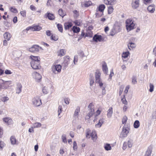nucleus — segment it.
Listing matches in <instances>:
<instances>
[{
    "label": "nucleus",
    "instance_id": "obj_1",
    "mask_svg": "<svg viewBox=\"0 0 156 156\" xmlns=\"http://www.w3.org/2000/svg\"><path fill=\"white\" fill-rule=\"evenodd\" d=\"M126 29L128 32L133 30L135 26L133 21L131 19H127L126 21Z\"/></svg>",
    "mask_w": 156,
    "mask_h": 156
},
{
    "label": "nucleus",
    "instance_id": "obj_2",
    "mask_svg": "<svg viewBox=\"0 0 156 156\" xmlns=\"http://www.w3.org/2000/svg\"><path fill=\"white\" fill-rule=\"evenodd\" d=\"M130 129L129 126L128 125L124 126L122 128V130L120 134V137L124 138L127 137Z\"/></svg>",
    "mask_w": 156,
    "mask_h": 156
},
{
    "label": "nucleus",
    "instance_id": "obj_3",
    "mask_svg": "<svg viewBox=\"0 0 156 156\" xmlns=\"http://www.w3.org/2000/svg\"><path fill=\"white\" fill-rule=\"evenodd\" d=\"M133 139L132 138H128L127 142H124L122 146V149L125 150L127 148V146L129 148H131L133 144Z\"/></svg>",
    "mask_w": 156,
    "mask_h": 156
},
{
    "label": "nucleus",
    "instance_id": "obj_4",
    "mask_svg": "<svg viewBox=\"0 0 156 156\" xmlns=\"http://www.w3.org/2000/svg\"><path fill=\"white\" fill-rule=\"evenodd\" d=\"M61 68L62 66L60 65H54L51 67V71L53 73L57 74L61 72Z\"/></svg>",
    "mask_w": 156,
    "mask_h": 156
},
{
    "label": "nucleus",
    "instance_id": "obj_5",
    "mask_svg": "<svg viewBox=\"0 0 156 156\" xmlns=\"http://www.w3.org/2000/svg\"><path fill=\"white\" fill-rule=\"evenodd\" d=\"M101 74L99 71H97L95 73V82L96 83L99 84L100 87H101L103 83L100 78Z\"/></svg>",
    "mask_w": 156,
    "mask_h": 156
},
{
    "label": "nucleus",
    "instance_id": "obj_6",
    "mask_svg": "<svg viewBox=\"0 0 156 156\" xmlns=\"http://www.w3.org/2000/svg\"><path fill=\"white\" fill-rule=\"evenodd\" d=\"M0 83H1L3 89H7L9 87V85L11 84V81H5L0 79Z\"/></svg>",
    "mask_w": 156,
    "mask_h": 156
},
{
    "label": "nucleus",
    "instance_id": "obj_7",
    "mask_svg": "<svg viewBox=\"0 0 156 156\" xmlns=\"http://www.w3.org/2000/svg\"><path fill=\"white\" fill-rule=\"evenodd\" d=\"M88 108H89V110H90V112L87 114L85 117V119H89L94 113L93 105L91 103L89 104L88 106Z\"/></svg>",
    "mask_w": 156,
    "mask_h": 156
},
{
    "label": "nucleus",
    "instance_id": "obj_8",
    "mask_svg": "<svg viewBox=\"0 0 156 156\" xmlns=\"http://www.w3.org/2000/svg\"><path fill=\"white\" fill-rule=\"evenodd\" d=\"M33 104L35 107H38L42 104L41 99L37 96L34 97L32 100Z\"/></svg>",
    "mask_w": 156,
    "mask_h": 156
},
{
    "label": "nucleus",
    "instance_id": "obj_9",
    "mask_svg": "<svg viewBox=\"0 0 156 156\" xmlns=\"http://www.w3.org/2000/svg\"><path fill=\"white\" fill-rule=\"evenodd\" d=\"M40 50H43V49L42 47L36 44L33 45L29 48V51L32 52H38Z\"/></svg>",
    "mask_w": 156,
    "mask_h": 156
},
{
    "label": "nucleus",
    "instance_id": "obj_10",
    "mask_svg": "<svg viewBox=\"0 0 156 156\" xmlns=\"http://www.w3.org/2000/svg\"><path fill=\"white\" fill-rule=\"evenodd\" d=\"M39 62L36 61H31V66L32 68L35 69H40L41 66L40 65Z\"/></svg>",
    "mask_w": 156,
    "mask_h": 156
},
{
    "label": "nucleus",
    "instance_id": "obj_11",
    "mask_svg": "<svg viewBox=\"0 0 156 156\" xmlns=\"http://www.w3.org/2000/svg\"><path fill=\"white\" fill-rule=\"evenodd\" d=\"M64 60L62 64V65L64 66V68H66L69 63L70 58L69 56H65L64 57Z\"/></svg>",
    "mask_w": 156,
    "mask_h": 156
},
{
    "label": "nucleus",
    "instance_id": "obj_12",
    "mask_svg": "<svg viewBox=\"0 0 156 156\" xmlns=\"http://www.w3.org/2000/svg\"><path fill=\"white\" fill-rule=\"evenodd\" d=\"M80 107L79 106H77L76 110L75 111L73 115V118L74 120H76L78 119L79 117V113L80 112Z\"/></svg>",
    "mask_w": 156,
    "mask_h": 156
},
{
    "label": "nucleus",
    "instance_id": "obj_13",
    "mask_svg": "<svg viewBox=\"0 0 156 156\" xmlns=\"http://www.w3.org/2000/svg\"><path fill=\"white\" fill-rule=\"evenodd\" d=\"M105 8V6L104 5L102 4L100 5L96 10L97 12L95 14L96 16L97 17L100 16L98 15V11L103 12Z\"/></svg>",
    "mask_w": 156,
    "mask_h": 156
},
{
    "label": "nucleus",
    "instance_id": "obj_14",
    "mask_svg": "<svg viewBox=\"0 0 156 156\" xmlns=\"http://www.w3.org/2000/svg\"><path fill=\"white\" fill-rule=\"evenodd\" d=\"M140 0H133L131 4L132 8L136 9L139 7Z\"/></svg>",
    "mask_w": 156,
    "mask_h": 156
},
{
    "label": "nucleus",
    "instance_id": "obj_15",
    "mask_svg": "<svg viewBox=\"0 0 156 156\" xmlns=\"http://www.w3.org/2000/svg\"><path fill=\"white\" fill-rule=\"evenodd\" d=\"M45 17L48 18L50 20H54L55 18V16L53 14L47 12L44 16Z\"/></svg>",
    "mask_w": 156,
    "mask_h": 156
},
{
    "label": "nucleus",
    "instance_id": "obj_16",
    "mask_svg": "<svg viewBox=\"0 0 156 156\" xmlns=\"http://www.w3.org/2000/svg\"><path fill=\"white\" fill-rule=\"evenodd\" d=\"M32 76L33 78L35 79L36 80H41V75L36 72H34L32 73Z\"/></svg>",
    "mask_w": 156,
    "mask_h": 156
},
{
    "label": "nucleus",
    "instance_id": "obj_17",
    "mask_svg": "<svg viewBox=\"0 0 156 156\" xmlns=\"http://www.w3.org/2000/svg\"><path fill=\"white\" fill-rule=\"evenodd\" d=\"M102 39V37L101 35H95L93 38V40L96 42L101 41Z\"/></svg>",
    "mask_w": 156,
    "mask_h": 156
},
{
    "label": "nucleus",
    "instance_id": "obj_18",
    "mask_svg": "<svg viewBox=\"0 0 156 156\" xmlns=\"http://www.w3.org/2000/svg\"><path fill=\"white\" fill-rule=\"evenodd\" d=\"M155 6L154 4H152L149 5L147 8L148 11L151 13H153L155 10Z\"/></svg>",
    "mask_w": 156,
    "mask_h": 156
},
{
    "label": "nucleus",
    "instance_id": "obj_19",
    "mask_svg": "<svg viewBox=\"0 0 156 156\" xmlns=\"http://www.w3.org/2000/svg\"><path fill=\"white\" fill-rule=\"evenodd\" d=\"M3 120L4 122L6 123L8 125H10L13 123L12 120L9 117L4 118Z\"/></svg>",
    "mask_w": 156,
    "mask_h": 156
},
{
    "label": "nucleus",
    "instance_id": "obj_20",
    "mask_svg": "<svg viewBox=\"0 0 156 156\" xmlns=\"http://www.w3.org/2000/svg\"><path fill=\"white\" fill-rule=\"evenodd\" d=\"M113 113L112 108L110 107L107 111V116L108 118H111Z\"/></svg>",
    "mask_w": 156,
    "mask_h": 156
},
{
    "label": "nucleus",
    "instance_id": "obj_21",
    "mask_svg": "<svg viewBox=\"0 0 156 156\" xmlns=\"http://www.w3.org/2000/svg\"><path fill=\"white\" fill-rule=\"evenodd\" d=\"M130 54V52L129 51L123 52L122 54V58L126 59L129 56Z\"/></svg>",
    "mask_w": 156,
    "mask_h": 156
},
{
    "label": "nucleus",
    "instance_id": "obj_22",
    "mask_svg": "<svg viewBox=\"0 0 156 156\" xmlns=\"http://www.w3.org/2000/svg\"><path fill=\"white\" fill-rule=\"evenodd\" d=\"M4 37L5 39L7 41H9L10 40L11 36L9 33L6 32L4 34Z\"/></svg>",
    "mask_w": 156,
    "mask_h": 156
},
{
    "label": "nucleus",
    "instance_id": "obj_23",
    "mask_svg": "<svg viewBox=\"0 0 156 156\" xmlns=\"http://www.w3.org/2000/svg\"><path fill=\"white\" fill-rule=\"evenodd\" d=\"M22 86L21 84H18L17 85V87L16 89V93L20 94L21 93L22 90Z\"/></svg>",
    "mask_w": 156,
    "mask_h": 156
},
{
    "label": "nucleus",
    "instance_id": "obj_24",
    "mask_svg": "<svg viewBox=\"0 0 156 156\" xmlns=\"http://www.w3.org/2000/svg\"><path fill=\"white\" fill-rule=\"evenodd\" d=\"M91 136L92 139L94 141H95L97 139V134L95 130L92 131Z\"/></svg>",
    "mask_w": 156,
    "mask_h": 156
},
{
    "label": "nucleus",
    "instance_id": "obj_25",
    "mask_svg": "<svg viewBox=\"0 0 156 156\" xmlns=\"http://www.w3.org/2000/svg\"><path fill=\"white\" fill-rule=\"evenodd\" d=\"M30 58L32 59V61H36L40 62V58L38 56H35L31 55L30 56Z\"/></svg>",
    "mask_w": 156,
    "mask_h": 156
},
{
    "label": "nucleus",
    "instance_id": "obj_26",
    "mask_svg": "<svg viewBox=\"0 0 156 156\" xmlns=\"http://www.w3.org/2000/svg\"><path fill=\"white\" fill-rule=\"evenodd\" d=\"M65 29L66 30L69 29L72 26V24L71 23H65L64 24Z\"/></svg>",
    "mask_w": 156,
    "mask_h": 156
},
{
    "label": "nucleus",
    "instance_id": "obj_27",
    "mask_svg": "<svg viewBox=\"0 0 156 156\" xmlns=\"http://www.w3.org/2000/svg\"><path fill=\"white\" fill-rule=\"evenodd\" d=\"M86 138L87 139L90 138L91 135V130L89 129H87L86 130Z\"/></svg>",
    "mask_w": 156,
    "mask_h": 156
},
{
    "label": "nucleus",
    "instance_id": "obj_28",
    "mask_svg": "<svg viewBox=\"0 0 156 156\" xmlns=\"http://www.w3.org/2000/svg\"><path fill=\"white\" fill-rule=\"evenodd\" d=\"M102 69L103 72L105 74H107L108 72V69L105 63H104L102 65Z\"/></svg>",
    "mask_w": 156,
    "mask_h": 156
},
{
    "label": "nucleus",
    "instance_id": "obj_29",
    "mask_svg": "<svg viewBox=\"0 0 156 156\" xmlns=\"http://www.w3.org/2000/svg\"><path fill=\"white\" fill-rule=\"evenodd\" d=\"M66 51L65 49H61L58 52V55L59 56H62L66 54Z\"/></svg>",
    "mask_w": 156,
    "mask_h": 156
},
{
    "label": "nucleus",
    "instance_id": "obj_30",
    "mask_svg": "<svg viewBox=\"0 0 156 156\" xmlns=\"http://www.w3.org/2000/svg\"><path fill=\"white\" fill-rule=\"evenodd\" d=\"M128 47L129 49L131 50L136 47V45L134 43L131 42L128 44Z\"/></svg>",
    "mask_w": 156,
    "mask_h": 156
},
{
    "label": "nucleus",
    "instance_id": "obj_31",
    "mask_svg": "<svg viewBox=\"0 0 156 156\" xmlns=\"http://www.w3.org/2000/svg\"><path fill=\"white\" fill-rule=\"evenodd\" d=\"M41 126V123L38 122H36L34 123L33 126L31 127V128L34 129L35 128H38L40 127Z\"/></svg>",
    "mask_w": 156,
    "mask_h": 156
},
{
    "label": "nucleus",
    "instance_id": "obj_32",
    "mask_svg": "<svg viewBox=\"0 0 156 156\" xmlns=\"http://www.w3.org/2000/svg\"><path fill=\"white\" fill-rule=\"evenodd\" d=\"M104 147L105 149L107 151H109L112 149V147L110 144H105L104 146Z\"/></svg>",
    "mask_w": 156,
    "mask_h": 156
},
{
    "label": "nucleus",
    "instance_id": "obj_33",
    "mask_svg": "<svg viewBox=\"0 0 156 156\" xmlns=\"http://www.w3.org/2000/svg\"><path fill=\"white\" fill-rule=\"evenodd\" d=\"M117 30L115 28H112L110 31L109 35L113 36L115 34L117 33Z\"/></svg>",
    "mask_w": 156,
    "mask_h": 156
},
{
    "label": "nucleus",
    "instance_id": "obj_34",
    "mask_svg": "<svg viewBox=\"0 0 156 156\" xmlns=\"http://www.w3.org/2000/svg\"><path fill=\"white\" fill-rule=\"evenodd\" d=\"M10 140L12 144L14 145L16 144V140L14 136H11L10 138Z\"/></svg>",
    "mask_w": 156,
    "mask_h": 156
},
{
    "label": "nucleus",
    "instance_id": "obj_35",
    "mask_svg": "<svg viewBox=\"0 0 156 156\" xmlns=\"http://www.w3.org/2000/svg\"><path fill=\"white\" fill-rule=\"evenodd\" d=\"M140 126V122L138 120H136L133 124V126L134 128H138Z\"/></svg>",
    "mask_w": 156,
    "mask_h": 156
},
{
    "label": "nucleus",
    "instance_id": "obj_36",
    "mask_svg": "<svg viewBox=\"0 0 156 156\" xmlns=\"http://www.w3.org/2000/svg\"><path fill=\"white\" fill-rule=\"evenodd\" d=\"M32 28L33 31H39L41 29V27L38 25L34 26Z\"/></svg>",
    "mask_w": 156,
    "mask_h": 156
},
{
    "label": "nucleus",
    "instance_id": "obj_37",
    "mask_svg": "<svg viewBox=\"0 0 156 156\" xmlns=\"http://www.w3.org/2000/svg\"><path fill=\"white\" fill-rule=\"evenodd\" d=\"M72 30L74 33H77L80 31V29L79 27L73 26L72 28Z\"/></svg>",
    "mask_w": 156,
    "mask_h": 156
},
{
    "label": "nucleus",
    "instance_id": "obj_38",
    "mask_svg": "<svg viewBox=\"0 0 156 156\" xmlns=\"http://www.w3.org/2000/svg\"><path fill=\"white\" fill-rule=\"evenodd\" d=\"M58 38L57 36L55 34H53L50 37V39L52 40L56 41L58 40Z\"/></svg>",
    "mask_w": 156,
    "mask_h": 156
},
{
    "label": "nucleus",
    "instance_id": "obj_39",
    "mask_svg": "<svg viewBox=\"0 0 156 156\" xmlns=\"http://www.w3.org/2000/svg\"><path fill=\"white\" fill-rule=\"evenodd\" d=\"M59 15L62 18L66 15L65 12H64L62 9H59L58 11Z\"/></svg>",
    "mask_w": 156,
    "mask_h": 156
},
{
    "label": "nucleus",
    "instance_id": "obj_40",
    "mask_svg": "<svg viewBox=\"0 0 156 156\" xmlns=\"http://www.w3.org/2000/svg\"><path fill=\"white\" fill-rule=\"evenodd\" d=\"M42 92L43 93L47 94L49 92V88L47 87H44L42 89Z\"/></svg>",
    "mask_w": 156,
    "mask_h": 156
},
{
    "label": "nucleus",
    "instance_id": "obj_41",
    "mask_svg": "<svg viewBox=\"0 0 156 156\" xmlns=\"http://www.w3.org/2000/svg\"><path fill=\"white\" fill-rule=\"evenodd\" d=\"M137 83L136 76H133L132 77V83L133 84H135Z\"/></svg>",
    "mask_w": 156,
    "mask_h": 156
},
{
    "label": "nucleus",
    "instance_id": "obj_42",
    "mask_svg": "<svg viewBox=\"0 0 156 156\" xmlns=\"http://www.w3.org/2000/svg\"><path fill=\"white\" fill-rule=\"evenodd\" d=\"M151 150L150 149H148L146 151L144 156H151Z\"/></svg>",
    "mask_w": 156,
    "mask_h": 156
},
{
    "label": "nucleus",
    "instance_id": "obj_43",
    "mask_svg": "<svg viewBox=\"0 0 156 156\" xmlns=\"http://www.w3.org/2000/svg\"><path fill=\"white\" fill-rule=\"evenodd\" d=\"M58 30L61 33L63 31V28L62 25L59 23H58L57 25Z\"/></svg>",
    "mask_w": 156,
    "mask_h": 156
},
{
    "label": "nucleus",
    "instance_id": "obj_44",
    "mask_svg": "<svg viewBox=\"0 0 156 156\" xmlns=\"http://www.w3.org/2000/svg\"><path fill=\"white\" fill-rule=\"evenodd\" d=\"M74 14V16L75 18H77L79 16V12L75 10L73 11Z\"/></svg>",
    "mask_w": 156,
    "mask_h": 156
},
{
    "label": "nucleus",
    "instance_id": "obj_45",
    "mask_svg": "<svg viewBox=\"0 0 156 156\" xmlns=\"http://www.w3.org/2000/svg\"><path fill=\"white\" fill-rule=\"evenodd\" d=\"M128 119L127 117L126 116H124L122 120V123L123 124H125L127 120Z\"/></svg>",
    "mask_w": 156,
    "mask_h": 156
},
{
    "label": "nucleus",
    "instance_id": "obj_46",
    "mask_svg": "<svg viewBox=\"0 0 156 156\" xmlns=\"http://www.w3.org/2000/svg\"><path fill=\"white\" fill-rule=\"evenodd\" d=\"M113 8L112 6H110L108 8V14L112 13L113 11Z\"/></svg>",
    "mask_w": 156,
    "mask_h": 156
},
{
    "label": "nucleus",
    "instance_id": "obj_47",
    "mask_svg": "<svg viewBox=\"0 0 156 156\" xmlns=\"http://www.w3.org/2000/svg\"><path fill=\"white\" fill-rule=\"evenodd\" d=\"M62 141L65 143H66L67 141L66 140V136L65 134H63L62 137Z\"/></svg>",
    "mask_w": 156,
    "mask_h": 156
},
{
    "label": "nucleus",
    "instance_id": "obj_48",
    "mask_svg": "<svg viewBox=\"0 0 156 156\" xmlns=\"http://www.w3.org/2000/svg\"><path fill=\"white\" fill-rule=\"evenodd\" d=\"M78 60V56L77 55L75 56L74 58L73 66L76 64V63L77 62Z\"/></svg>",
    "mask_w": 156,
    "mask_h": 156
},
{
    "label": "nucleus",
    "instance_id": "obj_49",
    "mask_svg": "<svg viewBox=\"0 0 156 156\" xmlns=\"http://www.w3.org/2000/svg\"><path fill=\"white\" fill-rule=\"evenodd\" d=\"M92 4V2L90 1H89L87 2H85L84 3V6L85 7H88L90 6Z\"/></svg>",
    "mask_w": 156,
    "mask_h": 156
},
{
    "label": "nucleus",
    "instance_id": "obj_50",
    "mask_svg": "<svg viewBox=\"0 0 156 156\" xmlns=\"http://www.w3.org/2000/svg\"><path fill=\"white\" fill-rule=\"evenodd\" d=\"M73 149L74 151H76L77 148V144L76 141L73 142Z\"/></svg>",
    "mask_w": 156,
    "mask_h": 156
},
{
    "label": "nucleus",
    "instance_id": "obj_51",
    "mask_svg": "<svg viewBox=\"0 0 156 156\" xmlns=\"http://www.w3.org/2000/svg\"><path fill=\"white\" fill-rule=\"evenodd\" d=\"M62 106L59 105L58 106V115H59L62 112Z\"/></svg>",
    "mask_w": 156,
    "mask_h": 156
},
{
    "label": "nucleus",
    "instance_id": "obj_52",
    "mask_svg": "<svg viewBox=\"0 0 156 156\" xmlns=\"http://www.w3.org/2000/svg\"><path fill=\"white\" fill-rule=\"evenodd\" d=\"M121 101L122 102V103L125 104V105H127V101L126 100V99L125 98V95H124V98H122L121 99Z\"/></svg>",
    "mask_w": 156,
    "mask_h": 156
},
{
    "label": "nucleus",
    "instance_id": "obj_53",
    "mask_svg": "<svg viewBox=\"0 0 156 156\" xmlns=\"http://www.w3.org/2000/svg\"><path fill=\"white\" fill-rule=\"evenodd\" d=\"M94 83V80L93 77H91L90 79V86H92Z\"/></svg>",
    "mask_w": 156,
    "mask_h": 156
},
{
    "label": "nucleus",
    "instance_id": "obj_54",
    "mask_svg": "<svg viewBox=\"0 0 156 156\" xmlns=\"http://www.w3.org/2000/svg\"><path fill=\"white\" fill-rule=\"evenodd\" d=\"M21 15L23 17H26V11L25 10H23L21 11L20 12Z\"/></svg>",
    "mask_w": 156,
    "mask_h": 156
},
{
    "label": "nucleus",
    "instance_id": "obj_55",
    "mask_svg": "<svg viewBox=\"0 0 156 156\" xmlns=\"http://www.w3.org/2000/svg\"><path fill=\"white\" fill-rule=\"evenodd\" d=\"M9 100V98L8 97H4L2 98V100L4 102H5Z\"/></svg>",
    "mask_w": 156,
    "mask_h": 156
},
{
    "label": "nucleus",
    "instance_id": "obj_56",
    "mask_svg": "<svg viewBox=\"0 0 156 156\" xmlns=\"http://www.w3.org/2000/svg\"><path fill=\"white\" fill-rule=\"evenodd\" d=\"M10 10L11 12H13L16 13L17 12L16 9L13 7H11Z\"/></svg>",
    "mask_w": 156,
    "mask_h": 156
},
{
    "label": "nucleus",
    "instance_id": "obj_57",
    "mask_svg": "<svg viewBox=\"0 0 156 156\" xmlns=\"http://www.w3.org/2000/svg\"><path fill=\"white\" fill-rule=\"evenodd\" d=\"M152 118L153 119H156V109L153 112Z\"/></svg>",
    "mask_w": 156,
    "mask_h": 156
},
{
    "label": "nucleus",
    "instance_id": "obj_58",
    "mask_svg": "<svg viewBox=\"0 0 156 156\" xmlns=\"http://www.w3.org/2000/svg\"><path fill=\"white\" fill-rule=\"evenodd\" d=\"M5 146V144L3 141H0V149H2Z\"/></svg>",
    "mask_w": 156,
    "mask_h": 156
},
{
    "label": "nucleus",
    "instance_id": "obj_59",
    "mask_svg": "<svg viewBox=\"0 0 156 156\" xmlns=\"http://www.w3.org/2000/svg\"><path fill=\"white\" fill-rule=\"evenodd\" d=\"M129 88V85H127L126 86L125 89L124 91V93L125 94H127Z\"/></svg>",
    "mask_w": 156,
    "mask_h": 156
},
{
    "label": "nucleus",
    "instance_id": "obj_60",
    "mask_svg": "<svg viewBox=\"0 0 156 156\" xmlns=\"http://www.w3.org/2000/svg\"><path fill=\"white\" fill-rule=\"evenodd\" d=\"M150 88L149 89V91L150 92H152L153 91V90H154V85L153 84L151 83L150 85Z\"/></svg>",
    "mask_w": 156,
    "mask_h": 156
},
{
    "label": "nucleus",
    "instance_id": "obj_61",
    "mask_svg": "<svg viewBox=\"0 0 156 156\" xmlns=\"http://www.w3.org/2000/svg\"><path fill=\"white\" fill-rule=\"evenodd\" d=\"M102 89V95H105L106 94V90L105 89V87L103 86L100 87Z\"/></svg>",
    "mask_w": 156,
    "mask_h": 156
},
{
    "label": "nucleus",
    "instance_id": "obj_62",
    "mask_svg": "<svg viewBox=\"0 0 156 156\" xmlns=\"http://www.w3.org/2000/svg\"><path fill=\"white\" fill-rule=\"evenodd\" d=\"M151 1L152 0H144V3L146 5L148 4L151 2Z\"/></svg>",
    "mask_w": 156,
    "mask_h": 156
},
{
    "label": "nucleus",
    "instance_id": "obj_63",
    "mask_svg": "<svg viewBox=\"0 0 156 156\" xmlns=\"http://www.w3.org/2000/svg\"><path fill=\"white\" fill-rule=\"evenodd\" d=\"M79 55L82 58H83V57L85 56L84 55V52H83V51H81L79 52Z\"/></svg>",
    "mask_w": 156,
    "mask_h": 156
},
{
    "label": "nucleus",
    "instance_id": "obj_64",
    "mask_svg": "<svg viewBox=\"0 0 156 156\" xmlns=\"http://www.w3.org/2000/svg\"><path fill=\"white\" fill-rule=\"evenodd\" d=\"M115 29L117 30V32H119L120 31L121 28L119 26H116L115 27H114Z\"/></svg>",
    "mask_w": 156,
    "mask_h": 156
}]
</instances>
